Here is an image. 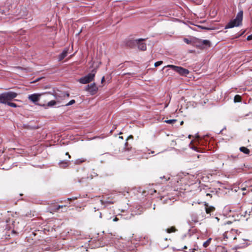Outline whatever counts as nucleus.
I'll list each match as a JSON object with an SVG mask.
<instances>
[{
	"mask_svg": "<svg viewBox=\"0 0 252 252\" xmlns=\"http://www.w3.org/2000/svg\"><path fill=\"white\" fill-rule=\"evenodd\" d=\"M120 138H123V137L122 136H120L119 137Z\"/></svg>",
	"mask_w": 252,
	"mask_h": 252,
	"instance_id": "nucleus-38",
	"label": "nucleus"
},
{
	"mask_svg": "<svg viewBox=\"0 0 252 252\" xmlns=\"http://www.w3.org/2000/svg\"><path fill=\"white\" fill-rule=\"evenodd\" d=\"M87 161V159L85 158H80L76 159L74 161V163L75 164L78 165L80 164L83 162H85Z\"/></svg>",
	"mask_w": 252,
	"mask_h": 252,
	"instance_id": "nucleus-13",
	"label": "nucleus"
},
{
	"mask_svg": "<svg viewBox=\"0 0 252 252\" xmlns=\"http://www.w3.org/2000/svg\"><path fill=\"white\" fill-rule=\"evenodd\" d=\"M204 205L205 206V211L207 214L214 212L215 210V207L213 206H209L207 203L205 202Z\"/></svg>",
	"mask_w": 252,
	"mask_h": 252,
	"instance_id": "nucleus-12",
	"label": "nucleus"
},
{
	"mask_svg": "<svg viewBox=\"0 0 252 252\" xmlns=\"http://www.w3.org/2000/svg\"><path fill=\"white\" fill-rule=\"evenodd\" d=\"M68 200H71V199H70V198H68Z\"/></svg>",
	"mask_w": 252,
	"mask_h": 252,
	"instance_id": "nucleus-39",
	"label": "nucleus"
},
{
	"mask_svg": "<svg viewBox=\"0 0 252 252\" xmlns=\"http://www.w3.org/2000/svg\"><path fill=\"white\" fill-rule=\"evenodd\" d=\"M65 155L68 156V158H71V156H70V155H69V153H68V152H66V153H65Z\"/></svg>",
	"mask_w": 252,
	"mask_h": 252,
	"instance_id": "nucleus-30",
	"label": "nucleus"
},
{
	"mask_svg": "<svg viewBox=\"0 0 252 252\" xmlns=\"http://www.w3.org/2000/svg\"><path fill=\"white\" fill-rule=\"evenodd\" d=\"M39 94H34L31 95H29L28 98L30 100H31L33 102H36L39 100Z\"/></svg>",
	"mask_w": 252,
	"mask_h": 252,
	"instance_id": "nucleus-10",
	"label": "nucleus"
},
{
	"mask_svg": "<svg viewBox=\"0 0 252 252\" xmlns=\"http://www.w3.org/2000/svg\"><path fill=\"white\" fill-rule=\"evenodd\" d=\"M211 240H212V239L211 238H209L206 241L204 242L203 245L204 247H205V248L207 247L210 245Z\"/></svg>",
	"mask_w": 252,
	"mask_h": 252,
	"instance_id": "nucleus-20",
	"label": "nucleus"
},
{
	"mask_svg": "<svg viewBox=\"0 0 252 252\" xmlns=\"http://www.w3.org/2000/svg\"><path fill=\"white\" fill-rule=\"evenodd\" d=\"M68 49H65L62 52V53L60 54L58 56V60L59 61H62L67 55L68 53Z\"/></svg>",
	"mask_w": 252,
	"mask_h": 252,
	"instance_id": "nucleus-11",
	"label": "nucleus"
},
{
	"mask_svg": "<svg viewBox=\"0 0 252 252\" xmlns=\"http://www.w3.org/2000/svg\"><path fill=\"white\" fill-rule=\"evenodd\" d=\"M200 193L203 196H209L210 198H212V194L207 192L205 190H201Z\"/></svg>",
	"mask_w": 252,
	"mask_h": 252,
	"instance_id": "nucleus-18",
	"label": "nucleus"
},
{
	"mask_svg": "<svg viewBox=\"0 0 252 252\" xmlns=\"http://www.w3.org/2000/svg\"><path fill=\"white\" fill-rule=\"evenodd\" d=\"M227 232H225L224 233L223 236H226V234H227Z\"/></svg>",
	"mask_w": 252,
	"mask_h": 252,
	"instance_id": "nucleus-33",
	"label": "nucleus"
},
{
	"mask_svg": "<svg viewBox=\"0 0 252 252\" xmlns=\"http://www.w3.org/2000/svg\"><path fill=\"white\" fill-rule=\"evenodd\" d=\"M162 61H158L155 63V66L156 67H158L159 65H160L162 63Z\"/></svg>",
	"mask_w": 252,
	"mask_h": 252,
	"instance_id": "nucleus-24",
	"label": "nucleus"
},
{
	"mask_svg": "<svg viewBox=\"0 0 252 252\" xmlns=\"http://www.w3.org/2000/svg\"><path fill=\"white\" fill-rule=\"evenodd\" d=\"M75 102V101L74 99L71 100L68 103L65 104L66 106H69L72 105Z\"/></svg>",
	"mask_w": 252,
	"mask_h": 252,
	"instance_id": "nucleus-23",
	"label": "nucleus"
},
{
	"mask_svg": "<svg viewBox=\"0 0 252 252\" xmlns=\"http://www.w3.org/2000/svg\"><path fill=\"white\" fill-rule=\"evenodd\" d=\"M25 216H26V217H30V218H31V217H32V214H31V213H30L29 214H26L25 215Z\"/></svg>",
	"mask_w": 252,
	"mask_h": 252,
	"instance_id": "nucleus-28",
	"label": "nucleus"
},
{
	"mask_svg": "<svg viewBox=\"0 0 252 252\" xmlns=\"http://www.w3.org/2000/svg\"><path fill=\"white\" fill-rule=\"evenodd\" d=\"M17 96V94L13 92H8L0 94V103L6 104L12 107H16L17 104L11 102Z\"/></svg>",
	"mask_w": 252,
	"mask_h": 252,
	"instance_id": "nucleus-1",
	"label": "nucleus"
},
{
	"mask_svg": "<svg viewBox=\"0 0 252 252\" xmlns=\"http://www.w3.org/2000/svg\"><path fill=\"white\" fill-rule=\"evenodd\" d=\"M96 72V69H94L91 73H89L84 77L80 79V83L84 84H88L94 80L95 77V73Z\"/></svg>",
	"mask_w": 252,
	"mask_h": 252,
	"instance_id": "nucleus-3",
	"label": "nucleus"
},
{
	"mask_svg": "<svg viewBox=\"0 0 252 252\" xmlns=\"http://www.w3.org/2000/svg\"><path fill=\"white\" fill-rule=\"evenodd\" d=\"M184 40L186 43L188 44H190L191 43V41L187 38H184Z\"/></svg>",
	"mask_w": 252,
	"mask_h": 252,
	"instance_id": "nucleus-25",
	"label": "nucleus"
},
{
	"mask_svg": "<svg viewBox=\"0 0 252 252\" xmlns=\"http://www.w3.org/2000/svg\"><path fill=\"white\" fill-rule=\"evenodd\" d=\"M247 39L248 41L252 40V34H251V35L248 36L247 37Z\"/></svg>",
	"mask_w": 252,
	"mask_h": 252,
	"instance_id": "nucleus-26",
	"label": "nucleus"
},
{
	"mask_svg": "<svg viewBox=\"0 0 252 252\" xmlns=\"http://www.w3.org/2000/svg\"><path fill=\"white\" fill-rule=\"evenodd\" d=\"M105 80L104 77L103 76L102 78L101 79V83H103Z\"/></svg>",
	"mask_w": 252,
	"mask_h": 252,
	"instance_id": "nucleus-31",
	"label": "nucleus"
},
{
	"mask_svg": "<svg viewBox=\"0 0 252 252\" xmlns=\"http://www.w3.org/2000/svg\"><path fill=\"white\" fill-rule=\"evenodd\" d=\"M100 201L101 202V203L102 205H105V204H113V202H108V201H105L104 200H100Z\"/></svg>",
	"mask_w": 252,
	"mask_h": 252,
	"instance_id": "nucleus-22",
	"label": "nucleus"
},
{
	"mask_svg": "<svg viewBox=\"0 0 252 252\" xmlns=\"http://www.w3.org/2000/svg\"><path fill=\"white\" fill-rule=\"evenodd\" d=\"M240 150L241 152L246 154H249L250 152V150L245 147H241L240 148Z\"/></svg>",
	"mask_w": 252,
	"mask_h": 252,
	"instance_id": "nucleus-16",
	"label": "nucleus"
},
{
	"mask_svg": "<svg viewBox=\"0 0 252 252\" xmlns=\"http://www.w3.org/2000/svg\"><path fill=\"white\" fill-rule=\"evenodd\" d=\"M57 100H51L48 102L47 105L46 106L48 107H52L54 106L55 104H56L58 102H59L60 101L58 100L57 96H56Z\"/></svg>",
	"mask_w": 252,
	"mask_h": 252,
	"instance_id": "nucleus-14",
	"label": "nucleus"
},
{
	"mask_svg": "<svg viewBox=\"0 0 252 252\" xmlns=\"http://www.w3.org/2000/svg\"><path fill=\"white\" fill-rule=\"evenodd\" d=\"M250 215H251L252 216V208L251 211L250 212Z\"/></svg>",
	"mask_w": 252,
	"mask_h": 252,
	"instance_id": "nucleus-32",
	"label": "nucleus"
},
{
	"mask_svg": "<svg viewBox=\"0 0 252 252\" xmlns=\"http://www.w3.org/2000/svg\"><path fill=\"white\" fill-rule=\"evenodd\" d=\"M241 100H242V98H241V96L240 95H236L234 96V101L235 102H241Z\"/></svg>",
	"mask_w": 252,
	"mask_h": 252,
	"instance_id": "nucleus-19",
	"label": "nucleus"
},
{
	"mask_svg": "<svg viewBox=\"0 0 252 252\" xmlns=\"http://www.w3.org/2000/svg\"><path fill=\"white\" fill-rule=\"evenodd\" d=\"M66 206L65 205H56L55 204H51L48 208V211L52 214H54L55 212H59L60 209H62L63 208H65Z\"/></svg>",
	"mask_w": 252,
	"mask_h": 252,
	"instance_id": "nucleus-6",
	"label": "nucleus"
},
{
	"mask_svg": "<svg viewBox=\"0 0 252 252\" xmlns=\"http://www.w3.org/2000/svg\"><path fill=\"white\" fill-rule=\"evenodd\" d=\"M98 88L95 84L94 83L90 85H88L86 87V90L91 93V94H94L96 93Z\"/></svg>",
	"mask_w": 252,
	"mask_h": 252,
	"instance_id": "nucleus-7",
	"label": "nucleus"
},
{
	"mask_svg": "<svg viewBox=\"0 0 252 252\" xmlns=\"http://www.w3.org/2000/svg\"><path fill=\"white\" fill-rule=\"evenodd\" d=\"M189 138H190V137H191V135H189Z\"/></svg>",
	"mask_w": 252,
	"mask_h": 252,
	"instance_id": "nucleus-37",
	"label": "nucleus"
},
{
	"mask_svg": "<svg viewBox=\"0 0 252 252\" xmlns=\"http://www.w3.org/2000/svg\"><path fill=\"white\" fill-rule=\"evenodd\" d=\"M99 218H101V213H99Z\"/></svg>",
	"mask_w": 252,
	"mask_h": 252,
	"instance_id": "nucleus-35",
	"label": "nucleus"
},
{
	"mask_svg": "<svg viewBox=\"0 0 252 252\" xmlns=\"http://www.w3.org/2000/svg\"><path fill=\"white\" fill-rule=\"evenodd\" d=\"M195 250H196L195 249H193L191 250H189V252H195Z\"/></svg>",
	"mask_w": 252,
	"mask_h": 252,
	"instance_id": "nucleus-29",
	"label": "nucleus"
},
{
	"mask_svg": "<svg viewBox=\"0 0 252 252\" xmlns=\"http://www.w3.org/2000/svg\"><path fill=\"white\" fill-rule=\"evenodd\" d=\"M69 161L66 160H62L59 162V164L61 167L66 168L69 166Z\"/></svg>",
	"mask_w": 252,
	"mask_h": 252,
	"instance_id": "nucleus-15",
	"label": "nucleus"
},
{
	"mask_svg": "<svg viewBox=\"0 0 252 252\" xmlns=\"http://www.w3.org/2000/svg\"><path fill=\"white\" fill-rule=\"evenodd\" d=\"M134 152V149H133L131 147H129L128 146L127 142H126V143L125 151H124V156L131 157V156H133Z\"/></svg>",
	"mask_w": 252,
	"mask_h": 252,
	"instance_id": "nucleus-5",
	"label": "nucleus"
},
{
	"mask_svg": "<svg viewBox=\"0 0 252 252\" xmlns=\"http://www.w3.org/2000/svg\"><path fill=\"white\" fill-rule=\"evenodd\" d=\"M167 67L172 69L182 76H187L189 73L188 69L181 66H178L174 65H168Z\"/></svg>",
	"mask_w": 252,
	"mask_h": 252,
	"instance_id": "nucleus-4",
	"label": "nucleus"
},
{
	"mask_svg": "<svg viewBox=\"0 0 252 252\" xmlns=\"http://www.w3.org/2000/svg\"><path fill=\"white\" fill-rule=\"evenodd\" d=\"M183 249H187V247L185 246H184Z\"/></svg>",
	"mask_w": 252,
	"mask_h": 252,
	"instance_id": "nucleus-36",
	"label": "nucleus"
},
{
	"mask_svg": "<svg viewBox=\"0 0 252 252\" xmlns=\"http://www.w3.org/2000/svg\"><path fill=\"white\" fill-rule=\"evenodd\" d=\"M113 220L114 221H117L119 220V219L117 217H115L114 218V219H113Z\"/></svg>",
	"mask_w": 252,
	"mask_h": 252,
	"instance_id": "nucleus-27",
	"label": "nucleus"
},
{
	"mask_svg": "<svg viewBox=\"0 0 252 252\" xmlns=\"http://www.w3.org/2000/svg\"><path fill=\"white\" fill-rule=\"evenodd\" d=\"M143 39H139L133 41V42L136 44L138 46V48L142 51H145L147 49L146 43L143 42Z\"/></svg>",
	"mask_w": 252,
	"mask_h": 252,
	"instance_id": "nucleus-8",
	"label": "nucleus"
},
{
	"mask_svg": "<svg viewBox=\"0 0 252 252\" xmlns=\"http://www.w3.org/2000/svg\"><path fill=\"white\" fill-rule=\"evenodd\" d=\"M199 45H197L198 47H200L201 48H203L204 46H210V42L208 40H200L198 42Z\"/></svg>",
	"mask_w": 252,
	"mask_h": 252,
	"instance_id": "nucleus-9",
	"label": "nucleus"
},
{
	"mask_svg": "<svg viewBox=\"0 0 252 252\" xmlns=\"http://www.w3.org/2000/svg\"><path fill=\"white\" fill-rule=\"evenodd\" d=\"M177 229L175 228V226H171V227L167 228L166 229V232L168 233H171L173 232H175Z\"/></svg>",
	"mask_w": 252,
	"mask_h": 252,
	"instance_id": "nucleus-17",
	"label": "nucleus"
},
{
	"mask_svg": "<svg viewBox=\"0 0 252 252\" xmlns=\"http://www.w3.org/2000/svg\"><path fill=\"white\" fill-rule=\"evenodd\" d=\"M177 121L176 119L165 120L164 122L167 124H173Z\"/></svg>",
	"mask_w": 252,
	"mask_h": 252,
	"instance_id": "nucleus-21",
	"label": "nucleus"
},
{
	"mask_svg": "<svg viewBox=\"0 0 252 252\" xmlns=\"http://www.w3.org/2000/svg\"><path fill=\"white\" fill-rule=\"evenodd\" d=\"M183 124H184V122L183 121L181 122V123H180L181 125H183Z\"/></svg>",
	"mask_w": 252,
	"mask_h": 252,
	"instance_id": "nucleus-34",
	"label": "nucleus"
},
{
	"mask_svg": "<svg viewBox=\"0 0 252 252\" xmlns=\"http://www.w3.org/2000/svg\"><path fill=\"white\" fill-rule=\"evenodd\" d=\"M243 12L239 11L234 19L231 20L225 26V29L232 28L234 27H238L242 24L243 20Z\"/></svg>",
	"mask_w": 252,
	"mask_h": 252,
	"instance_id": "nucleus-2",
	"label": "nucleus"
}]
</instances>
